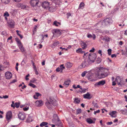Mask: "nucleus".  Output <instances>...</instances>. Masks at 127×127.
Here are the masks:
<instances>
[{"label": "nucleus", "mask_w": 127, "mask_h": 127, "mask_svg": "<svg viewBox=\"0 0 127 127\" xmlns=\"http://www.w3.org/2000/svg\"><path fill=\"white\" fill-rule=\"evenodd\" d=\"M82 91H79V92H80L81 93H85L86 90V89H82Z\"/></svg>", "instance_id": "8fccbe9b"}, {"label": "nucleus", "mask_w": 127, "mask_h": 127, "mask_svg": "<svg viewBox=\"0 0 127 127\" xmlns=\"http://www.w3.org/2000/svg\"><path fill=\"white\" fill-rule=\"evenodd\" d=\"M60 68L58 67L56 68V70L57 72H59L60 71Z\"/></svg>", "instance_id": "0e129e2a"}, {"label": "nucleus", "mask_w": 127, "mask_h": 127, "mask_svg": "<svg viewBox=\"0 0 127 127\" xmlns=\"http://www.w3.org/2000/svg\"><path fill=\"white\" fill-rule=\"evenodd\" d=\"M8 24L10 27L14 28L15 26V22L12 19L10 20L8 22Z\"/></svg>", "instance_id": "9b49d317"}, {"label": "nucleus", "mask_w": 127, "mask_h": 127, "mask_svg": "<svg viewBox=\"0 0 127 127\" xmlns=\"http://www.w3.org/2000/svg\"><path fill=\"white\" fill-rule=\"evenodd\" d=\"M113 22V20L111 18H106L101 22L102 26L103 27L109 25Z\"/></svg>", "instance_id": "f03ea898"}, {"label": "nucleus", "mask_w": 127, "mask_h": 127, "mask_svg": "<svg viewBox=\"0 0 127 127\" xmlns=\"http://www.w3.org/2000/svg\"><path fill=\"white\" fill-rule=\"evenodd\" d=\"M38 0H31L30 4L32 6L34 7L36 6L38 4Z\"/></svg>", "instance_id": "9d476101"}, {"label": "nucleus", "mask_w": 127, "mask_h": 127, "mask_svg": "<svg viewBox=\"0 0 127 127\" xmlns=\"http://www.w3.org/2000/svg\"><path fill=\"white\" fill-rule=\"evenodd\" d=\"M60 49H62V50H65L66 51H67V49H65V48H63L62 47H61L59 48Z\"/></svg>", "instance_id": "e2e57ef3"}, {"label": "nucleus", "mask_w": 127, "mask_h": 127, "mask_svg": "<svg viewBox=\"0 0 127 127\" xmlns=\"http://www.w3.org/2000/svg\"><path fill=\"white\" fill-rule=\"evenodd\" d=\"M113 122H108L107 123V124L108 125H110L112 124Z\"/></svg>", "instance_id": "052dcab7"}, {"label": "nucleus", "mask_w": 127, "mask_h": 127, "mask_svg": "<svg viewBox=\"0 0 127 127\" xmlns=\"http://www.w3.org/2000/svg\"><path fill=\"white\" fill-rule=\"evenodd\" d=\"M51 104L54 106H56L57 105V101L53 97H50L49 98Z\"/></svg>", "instance_id": "423d86ee"}, {"label": "nucleus", "mask_w": 127, "mask_h": 127, "mask_svg": "<svg viewBox=\"0 0 127 127\" xmlns=\"http://www.w3.org/2000/svg\"><path fill=\"white\" fill-rule=\"evenodd\" d=\"M109 73L108 69L101 67L97 71V74L98 78H101L107 77Z\"/></svg>", "instance_id": "f257e3e1"}, {"label": "nucleus", "mask_w": 127, "mask_h": 127, "mask_svg": "<svg viewBox=\"0 0 127 127\" xmlns=\"http://www.w3.org/2000/svg\"><path fill=\"white\" fill-rule=\"evenodd\" d=\"M67 18H68L69 16L71 15V14L70 13H67L66 14Z\"/></svg>", "instance_id": "13d9d810"}, {"label": "nucleus", "mask_w": 127, "mask_h": 127, "mask_svg": "<svg viewBox=\"0 0 127 127\" xmlns=\"http://www.w3.org/2000/svg\"><path fill=\"white\" fill-rule=\"evenodd\" d=\"M81 46L83 49H85L87 47V45L85 42H83L81 43Z\"/></svg>", "instance_id": "393cba45"}, {"label": "nucleus", "mask_w": 127, "mask_h": 127, "mask_svg": "<svg viewBox=\"0 0 127 127\" xmlns=\"http://www.w3.org/2000/svg\"><path fill=\"white\" fill-rule=\"evenodd\" d=\"M93 74L92 73H90L88 74V75L87 76V77L89 80H90L91 81H92L91 79L93 78Z\"/></svg>", "instance_id": "412c9836"}, {"label": "nucleus", "mask_w": 127, "mask_h": 127, "mask_svg": "<svg viewBox=\"0 0 127 127\" xmlns=\"http://www.w3.org/2000/svg\"><path fill=\"white\" fill-rule=\"evenodd\" d=\"M110 38L108 36H105L104 37L103 39L102 40H104L106 42H108L109 41Z\"/></svg>", "instance_id": "2f4dec72"}, {"label": "nucleus", "mask_w": 127, "mask_h": 127, "mask_svg": "<svg viewBox=\"0 0 127 127\" xmlns=\"http://www.w3.org/2000/svg\"><path fill=\"white\" fill-rule=\"evenodd\" d=\"M95 50V49L93 48L92 49H91L89 51L91 52H93Z\"/></svg>", "instance_id": "338daca9"}, {"label": "nucleus", "mask_w": 127, "mask_h": 127, "mask_svg": "<svg viewBox=\"0 0 127 127\" xmlns=\"http://www.w3.org/2000/svg\"><path fill=\"white\" fill-rule=\"evenodd\" d=\"M12 113L11 111L8 112L6 115V118L7 120L10 119L12 117Z\"/></svg>", "instance_id": "f8f14e48"}, {"label": "nucleus", "mask_w": 127, "mask_h": 127, "mask_svg": "<svg viewBox=\"0 0 127 127\" xmlns=\"http://www.w3.org/2000/svg\"><path fill=\"white\" fill-rule=\"evenodd\" d=\"M19 48L20 49L21 52H25V50L24 47H23L22 44L20 46H19Z\"/></svg>", "instance_id": "a878e982"}, {"label": "nucleus", "mask_w": 127, "mask_h": 127, "mask_svg": "<svg viewBox=\"0 0 127 127\" xmlns=\"http://www.w3.org/2000/svg\"><path fill=\"white\" fill-rule=\"evenodd\" d=\"M58 42H54L53 44V45L55 46H57L58 44Z\"/></svg>", "instance_id": "5fc2aeb1"}, {"label": "nucleus", "mask_w": 127, "mask_h": 127, "mask_svg": "<svg viewBox=\"0 0 127 127\" xmlns=\"http://www.w3.org/2000/svg\"><path fill=\"white\" fill-rule=\"evenodd\" d=\"M36 106L38 107L42 106L43 104V103L42 100H37L35 102Z\"/></svg>", "instance_id": "4468645a"}, {"label": "nucleus", "mask_w": 127, "mask_h": 127, "mask_svg": "<svg viewBox=\"0 0 127 127\" xmlns=\"http://www.w3.org/2000/svg\"><path fill=\"white\" fill-rule=\"evenodd\" d=\"M35 94V95H34L33 96L34 98L35 99H37V97H38L39 96L41 95L38 93H36Z\"/></svg>", "instance_id": "c756f323"}, {"label": "nucleus", "mask_w": 127, "mask_h": 127, "mask_svg": "<svg viewBox=\"0 0 127 127\" xmlns=\"http://www.w3.org/2000/svg\"><path fill=\"white\" fill-rule=\"evenodd\" d=\"M91 63L87 59H85V60L79 66V67L80 68H82L87 67L89 65L91 64Z\"/></svg>", "instance_id": "7ed1b4c3"}, {"label": "nucleus", "mask_w": 127, "mask_h": 127, "mask_svg": "<svg viewBox=\"0 0 127 127\" xmlns=\"http://www.w3.org/2000/svg\"><path fill=\"white\" fill-rule=\"evenodd\" d=\"M17 43L18 45V46H20L22 44L20 40L18 41H17Z\"/></svg>", "instance_id": "09e8293b"}, {"label": "nucleus", "mask_w": 127, "mask_h": 127, "mask_svg": "<svg viewBox=\"0 0 127 127\" xmlns=\"http://www.w3.org/2000/svg\"><path fill=\"white\" fill-rule=\"evenodd\" d=\"M83 97L85 98H87L88 99H90L91 98L90 97V94L88 92L86 94L84 95Z\"/></svg>", "instance_id": "dca6fc26"}, {"label": "nucleus", "mask_w": 127, "mask_h": 127, "mask_svg": "<svg viewBox=\"0 0 127 127\" xmlns=\"http://www.w3.org/2000/svg\"><path fill=\"white\" fill-rule=\"evenodd\" d=\"M12 76V74L9 71H7L5 73V77L7 79H10L11 78Z\"/></svg>", "instance_id": "6e6552de"}, {"label": "nucleus", "mask_w": 127, "mask_h": 127, "mask_svg": "<svg viewBox=\"0 0 127 127\" xmlns=\"http://www.w3.org/2000/svg\"><path fill=\"white\" fill-rule=\"evenodd\" d=\"M32 117L30 116H29L26 121L28 122H32Z\"/></svg>", "instance_id": "cd10ccee"}, {"label": "nucleus", "mask_w": 127, "mask_h": 127, "mask_svg": "<svg viewBox=\"0 0 127 127\" xmlns=\"http://www.w3.org/2000/svg\"><path fill=\"white\" fill-rule=\"evenodd\" d=\"M70 81L69 80H67L66 81H65L63 85L66 87H67L69 85Z\"/></svg>", "instance_id": "b1692460"}, {"label": "nucleus", "mask_w": 127, "mask_h": 127, "mask_svg": "<svg viewBox=\"0 0 127 127\" xmlns=\"http://www.w3.org/2000/svg\"><path fill=\"white\" fill-rule=\"evenodd\" d=\"M61 24L60 23L56 21H54L53 23L54 25L57 27L59 25H60Z\"/></svg>", "instance_id": "473e14b6"}, {"label": "nucleus", "mask_w": 127, "mask_h": 127, "mask_svg": "<svg viewBox=\"0 0 127 127\" xmlns=\"http://www.w3.org/2000/svg\"><path fill=\"white\" fill-rule=\"evenodd\" d=\"M29 109V107H25L23 108V110L25 111H26L28 110Z\"/></svg>", "instance_id": "603ef678"}, {"label": "nucleus", "mask_w": 127, "mask_h": 127, "mask_svg": "<svg viewBox=\"0 0 127 127\" xmlns=\"http://www.w3.org/2000/svg\"><path fill=\"white\" fill-rule=\"evenodd\" d=\"M16 32L17 33V34L20 36L21 39L22 38H23V36L22 35L20 34L19 33V31L18 30H17Z\"/></svg>", "instance_id": "58836bf2"}, {"label": "nucleus", "mask_w": 127, "mask_h": 127, "mask_svg": "<svg viewBox=\"0 0 127 127\" xmlns=\"http://www.w3.org/2000/svg\"><path fill=\"white\" fill-rule=\"evenodd\" d=\"M30 76V75L29 74H28L25 77V79L26 80H29V78H28V77Z\"/></svg>", "instance_id": "4d7b16f0"}, {"label": "nucleus", "mask_w": 127, "mask_h": 127, "mask_svg": "<svg viewBox=\"0 0 127 127\" xmlns=\"http://www.w3.org/2000/svg\"><path fill=\"white\" fill-rule=\"evenodd\" d=\"M96 57V55L95 54H90L89 55L88 58L87 59L92 64L94 62Z\"/></svg>", "instance_id": "20e7f679"}, {"label": "nucleus", "mask_w": 127, "mask_h": 127, "mask_svg": "<svg viewBox=\"0 0 127 127\" xmlns=\"http://www.w3.org/2000/svg\"><path fill=\"white\" fill-rule=\"evenodd\" d=\"M27 62V60L25 59H24L21 62V64L22 65H24Z\"/></svg>", "instance_id": "e433bc0d"}, {"label": "nucleus", "mask_w": 127, "mask_h": 127, "mask_svg": "<svg viewBox=\"0 0 127 127\" xmlns=\"http://www.w3.org/2000/svg\"><path fill=\"white\" fill-rule=\"evenodd\" d=\"M35 70V74L36 75H38V72L37 71V69H35V70Z\"/></svg>", "instance_id": "774afa93"}, {"label": "nucleus", "mask_w": 127, "mask_h": 127, "mask_svg": "<svg viewBox=\"0 0 127 127\" xmlns=\"http://www.w3.org/2000/svg\"><path fill=\"white\" fill-rule=\"evenodd\" d=\"M86 122L89 124H94L95 121H93L92 119L90 118H87L86 120Z\"/></svg>", "instance_id": "6ab92c4d"}, {"label": "nucleus", "mask_w": 127, "mask_h": 127, "mask_svg": "<svg viewBox=\"0 0 127 127\" xmlns=\"http://www.w3.org/2000/svg\"><path fill=\"white\" fill-rule=\"evenodd\" d=\"M48 9L51 12H53L56 10V8L54 6H52L48 8Z\"/></svg>", "instance_id": "aec40b11"}, {"label": "nucleus", "mask_w": 127, "mask_h": 127, "mask_svg": "<svg viewBox=\"0 0 127 127\" xmlns=\"http://www.w3.org/2000/svg\"><path fill=\"white\" fill-rule=\"evenodd\" d=\"M21 7L22 9H25L27 8L28 7V6L24 5H22L21 6Z\"/></svg>", "instance_id": "79ce46f5"}, {"label": "nucleus", "mask_w": 127, "mask_h": 127, "mask_svg": "<svg viewBox=\"0 0 127 127\" xmlns=\"http://www.w3.org/2000/svg\"><path fill=\"white\" fill-rule=\"evenodd\" d=\"M37 79L36 78H33L30 81V83L31 82L32 83H34L37 81Z\"/></svg>", "instance_id": "a19ab883"}, {"label": "nucleus", "mask_w": 127, "mask_h": 127, "mask_svg": "<svg viewBox=\"0 0 127 127\" xmlns=\"http://www.w3.org/2000/svg\"><path fill=\"white\" fill-rule=\"evenodd\" d=\"M87 73V71H85L83 72L81 74L82 76L83 77Z\"/></svg>", "instance_id": "de8ad7c7"}, {"label": "nucleus", "mask_w": 127, "mask_h": 127, "mask_svg": "<svg viewBox=\"0 0 127 127\" xmlns=\"http://www.w3.org/2000/svg\"><path fill=\"white\" fill-rule=\"evenodd\" d=\"M48 124V123L47 122H43L40 124V126L41 127H42L46 126Z\"/></svg>", "instance_id": "bb28decb"}, {"label": "nucleus", "mask_w": 127, "mask_h": 127, "mask_svg": "<svg viewBox=\"0 0 127 127\" xmlns=\"http://www.w3.org/2000/svg\"><path fill=\"white\" fill-rule=\"evenodd\" d=\"M100 112V110H98L96 111H95L94 113L95 115L96 113H99Z\"/></svg>", "instance_id": "6e6d98bb"}, {"label": "nucleus", "mask_w": 127, "mask_h": 127, "mask_svg": "<svg viewBox=\"0 0 127 127\" xmlns=\"http://www.w3.org/2000/svg\"><path fill=\"white\" fill-rule=\"evenodd\" d=\"M108 55L110 56L111 55L112 50L111 49H109L107 50Z\"/></svg>", "instance_id": "c03bdc74"}, {"label": "nucleus", "mask_w": 127, "mask_h": 127, "mask_svg": "<svg viewBox=\"0 0 127 127\" xmlns=\"http://www.w3.org/2000/svg\"><path fill=\"white\" fill-rule=\"evenodd\" d=\"M74 102L77 104L79 103L80 101V99L78 97H75L74 98Z\"/></svg>", "instance_id": "4be33fe9"}, {"label": "nucleus", "mask_w": 127, "mask_h": 127, "mask_svg": "<svg viewBox=\"0 0 127 127\" xmlns=\"http://www.w3.org/2000/svg\"><path fill=\"white\" fill-rule=\"evenodd\" d=\"M118 8L117 7L116 8L113 10L111 12V13L112 14L115 13L118 10Z\"/></svg>", "instance_id": "c9c22d12"}, {"label": "nucleus", "mask_w": 127, "mask_h": 127, "mask_svg": "<svg viewBox=\"0 0 127 127\" xmlns=\"http://www.w3.org/2000/svg\"><path fill=\"white\" fill-rule=\"evenodd\" d=\"M8 96L7 95L3 96V98L5 99L7 98H8Z\"/></svg>", "instance_id": "69168bd1"}, {"label": "nucleus", "mask_w": 127, "mask_h": 127, "mask_svg": "<svg viewBox=\"0 0 127 127\" xmlns=\"http://www.w3.org/2000/svg\"><path fill=\"white\" fill-rule=\"evenodd\" d=\"M87 37L89 38H91L93 37L92 35L90 34H88L87 35Z\"/></svg>", "instance_id": "3c124183"}, {"label": "nucleus", "mask_w": 127, "mask_h": 127, "mask_svg": "<svg viewBox=\"0 0 127 127\" xmlns=\"http://www.w3.org/2000/svg\"><path fill=\"white\" fill-rule=\"evenodd\" d=\"M45 105L47 108L49 109L52 108V106L51 105V103L49 101H47L45 103Z\"/></svg>", "instance_id": "2eb2a0df"}, {"label": "nucleus", "mask_w": 127, "mask_h": 127, "mask_svg": "<svg viewBox=\"0 0 127 127\" xmlns=\"http://www.w3.org/2000/svg\"><path fill=\"white\" fill-rule=\"evenodd\" d=\"M101 60L100 58L98 57L96 61V62L97 63L99 64L101 63Z\"/></svg>", "instance_id": "f704fd0d"}, {"label": "nucleus", "mask_w": 127, "mask_h": 127, "mask_svg": "<svg viewBox=\"0 0 127 127\" xmlns=\"http://www.w3.org/2000/svg\"><path fill=\"white\" fill-rule=\"evenodd\" d=\"M105 83V80H103L96 83L95 84V86L103 85Z\"/></svg>", "instance_id": "1a4fd4ad"}, {"label": "nucleus", "mask_w": 127, "mask_h": 127, "mask_svg": "<svg viewBox=\"0 0 127 127\" xmlns=\"http://www.w3.org/2000/svg\"><path fill=\"white\" fill-rule=\"evenodd\" d=\"M93 105L95 107V108H98L99 106L98 105L97 103L95 101H94L92 102Z\"/></svg>", "instance_id": "c85d7f7f"}, {"label": "nucleus", "mask_w": 127, "mask_h": 127, "mask_svg": "<svg viewBox=\"0 0 127 127\" xmlns=\"http://www.w3.org/2000/svg\"><path fill=\"white\" fill-rule=\"evenodd\" d=\"M1 2L5 4H7L9 3L10 0H1Z\"/></svg>", "instance_id": "72a5a7b5"}, {"label": "nucleus", "mask_w": 127, "mask_h": 127, "mask_svg": "<svg viewBox=\"0 0 127 127\" xmlns=\"http://www.w3.org/2000/svg\"><path fill=\"white\" fill-rule=\"evenodd\" d=\"M117 113L116 111H113L109 113V114L112 117L115 118L116 117L115 114Z\"/></svg>", "instance_id": "a211bd4d"}, {"label": "nucleus", "mask_w": 127, "mask_h": 127, "mask_svg": "<svg viewBox=\"0 0 127 127\" xmlns=\"http://www.w3.org/2000/svg\"><path fill=\"white\" fill-rule=\"evenodd\" d=\"M82 110L81 109H78L76 110V114H78L80 113H81V112Z\"/></svg>", "instance_id": "4c0bfd02"}, {"label": "nucleus", "mask_w": 127, "mask_h": 127, "mask_svg": "<svg viewBox=\"0 0 127 127\" xmlns=\"http://www.w3.org/2000/svg\"><path fill=\"white\" fill-rule=\"evenodd\" d=\"M103 15V14L101 13H100L98 14L97 15L98 17L100 18Z\"/></svg>", "instance_id": "864d4df0"}, {"label": "nucleus", "mask_w": 127, "mask_h": 127, "mask_svg": "<svg viewBox=\"0 0 127 127\" xmlns=\"http://www.w3.org/2000/svg\"><path fill=\"white\" fill-rule=\"evenodd\" d=\"M72 65V63L70 62H67L65 64V66L67 68H70Z\"/></svg>", "instance_id": "5701e85b"}, {"label": "nucleus", "mask_w": 127, "mask_h": 127, "mask_svg": "<svg viewBox=\"0 0 127 127\" xmlns=\"http://www.w3.org/2000/svg\"><path fill=\"white\" fill-rule=\"evenodd\" d=\"M84 3L83 2H81L80 4V5L79 7V9H80L82 7H83L84 5Z\"/></svg>", "instance_id": "ea45409f"}, {"label": "nucleus", "mask_w": 127, "mask_h": 127, "mask_svg": "<svg viewBox=\"0 0 127 127\" xmlns=\"http://www.w3.org/2000/svg\"><path fill=\"white\" fill-rule=\"evenodd\" d=\"M29 85L33 88H35L36 87V86L35 85L30 83H29Z\"/></svg>", "instance_id": "37998d69"}, {"label": "nucleus", "mask_w": 127, "mask_h": 127, "mask_svg": "<svg viewBox=\"0 0 127 127\" xmlns=\"http://www.w3.org/2000/svg\"><path fill=\"white\" fill-rule=\"evenodd\" d=\"M116 81L117 82L119 86H122L125 84V82L120 77H118L116 79Z\"/></svg>", "instance_id": "39448f33"}, {"label": "nucleus", "mask_w": 127, "mask_h": 127, "mask_svg": "<svg viewBox=\"0 0 127 127\" xmlns=\"http://www.w3.org/2000/svg\"><path fill=\"white\" fill-rule=\"evenodd\" d=\"M76 52L78 53H84V52L82 51V49L81 48H79L76 50Z\"/></svg>", "instance_id": "7c9ffc66"}, {"label": "nucleus", "mask_w": 127, "mask_h": 127, "mask_svg": "<svg viewBox=\"0 0 127 127\" xmlns=\"http://www.w3.org/2000/svg\"><path fill=\"white\" fill-rule=\"evenodd\" d=\"M116 56L117 55L115 54H112L111 55V57L112 58H113L114 57H116Z\"/></svg>", "instance_id": "680f3d73"}, {"label": "nucleus", "mask_w": 127, "mask_h": 127, "mask_svg": "<svg viewBox=\"0 0 127 127\" xmlns=\"http://www.w3.org/2000/svg\"><path fill=\"white\" fill-rule=\"evenodd\" d=\"M52 32L53 34V36H54L55 33H56L57 34H59V35H60L61 33L60 31L58 29L54 30Z\"/></svg>", "instance_id": "f3484780"}, {"label": "nucleus", "mask_w": 127, "mask_h": 127, "mask_svg": "<svg viewBox=\"0 0 127 127\" xmlns=\"http://www.w3.org/2000/svg\"><path fill=\"white\" fill-rule=\"evenodd\" d=\"M41 5L44 9H47L49 7V3L47 1H45L43 2L41 4Z\"/></svg>", "instance_id": "0eeeda50"}, {"label": "nucleus", "mask_w": 127, "mask_h": 127, "mask_svg": "<svg viewBox=\"0 0 127 127\" xmlns=\"http://www.w3.org/2000/svg\"><path fill=\"white\" fill-rule=\"evenodd\" d=\"M18 118L21 120H24L25 118V115L21 113H20L18 115Z\"/></svg>", "instance_id": "ddd939ff"}, {"label": "nucleus", "mask_w": 127, "mask_h": 127, "mask_svg": "<svg viewBox=\"0 0 127 127\" xmlns=\"http://www.w3.org/2000/svg\"><path fill=\"white\" fill-rule=\"evenodd\" d=\"M9 16V14H8V12L7 11H6L4 13V17H8Z\"/></svg>", "instance_id": "49530a36"}, {"label": "nucleus", "mask_w": 127, "mask_h": 127, "mask_svg": "<svg viewBox=\"0 0 127 127\" xmlns=\"http://www.w3.org/2000/svg\"><path fill=\"white\" fill-rule=\"evenodd\" d=\"M64 64H62L60 65V68H62L63 69L65 68V67L64 66Z\"/></svg>", "instance_id": "bf43d9fd"}, {"label": "nucleus", "mask_w": 127, "mask_h": 127, "mask_svg": "<svg viewBox=\"0 0 127 127\" xmlns=\"http://www.w3.org/2000/svg\"><path fill=\"white\" fill-rule=\"evenodd\" d=\"M20 104L19 103L16 102L15 103V106L17 108H18L20 105Z\"/></svg>", "instance_id": "a18cd8bd"}]
</instances>
